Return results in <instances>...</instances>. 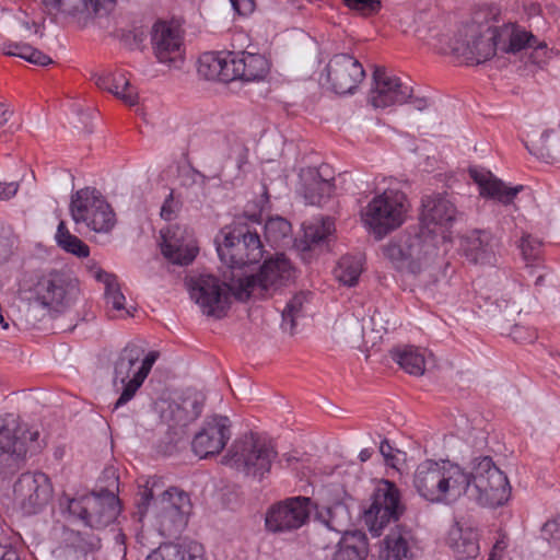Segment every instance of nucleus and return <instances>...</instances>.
Returning <instances> with one entry per match:
<instances>
[{
    "label": "nucleus",
    "mask_w": 560,
    "mask_h": 560,
    "mask_svg": "<svg viewBox=\"0 0 560 560\" xmlns=\"http://www.w3.org/2000/svg\"><path fill=\"white\" fill-rule=\"evenodd\" d=\"M441 241V231L418 224L386 244L383 253L397 270L417 275L436 258Z\"/></svg>",
    "instance_id": "nucleus-1"
},
{
    "label": "nucleus",
    "mask_w": 560,
    "mask_h": 560,
    "mask_svg": "<svg viewBox=\"0 0 560 560\" xmlns=\"http://www.w3.org/2000/svg\"><path fill=\"white\" fill-rule=\"evenodd\" d=\"M150 483L148 480L138 492L139 512L144 514L152 504L160 534L170 538L178 536L186 527L192 509L188 493L173 487L155 499L156 481Z\"/></svg>",
    "instance_id": "nucleus-2"
},
{
    "label": "nucleus",
    "mask_w": 560,
    "mask_h": 560,
    "mask_svg": "<svg viewBox=\"0 0 560 560\" xmlns=\"http://www.w3.org/2000/svg\"><path fill=\"white\" fill-rule=\"evenodd\" d=\"M417 492L432 503L454 501L467 492L464 469L450 462L427 459L417 466L413 475Z\"/></svg>",
    "instance_id": "nucleus-3"
},
{
    "label": "nucleus",
    "mask_w": 560,
    "mask_h": 560,
    "mask_svg": "<svg viewBox=\"0 0 560 560\" xmlns=\"http://www.w3.org/2000/svg\"><path fill=\"white\" fill-rule=\"evenodd\" d=\"M465 477L468 486L464 495L476 500L480 505L494 508L503 505L509 500L511 487L508 477L490 456L474 458L471 471H465Z\"/></svg>",
    "instance_id": "nucleus-4"
},
{
    "label": "nucleus",
    "mask_w": 560,
    "mask_h": 560,
    "mask_svg": "<svg viewBox=\"0 0 560 560\" xmlns=\"http://www.w3.org/2000/svg\"><path fill=\"white\" fill-rule=\"evenodd\" d=\"M223 241L217 252L221 261L235 275L244 273L243 267L257 264L264 256L260 236L247 223L235 222L222 231Z\"/></svg>",
    "instance_id": "nucleus-5"
},
{
    "label": "nucleus",
    "mask_w": 560,
    "mask_h": 560,
    "mask_svg": "<svg viewBox=\"0 0 560 560\" xmlns=\"http://www.w3.org/2000/svg\"><path fill=\"white\" fill-rule=\"evenodd\" d=\"M409 202L398 189H386L374 196L361 212L362 222L376 240L398 229L406 220Z\"/></svg>",
    "instance_id": "nucleus-6"
},
{
    "label": "nucleus",
    "mask_w": 560,
    "mask_h": 560,
    "mask_svg": "<svg viewBox=\"0 0 560 560\" xmlns=\"http://www.w3.org/2000/svg\"><path fill=\"white\" fill-rule=\"evenodd\" d=\"M143 349L135 343L127 345L119 353L114 365L113 384L120 385L121 394L115 404L118 408L133 398L153 364L159 358L156 351H150L144 358Z\"/></svg>",
    "instance_id": "nucleus-7"
},
{
    "label": "nucleus",
    "mask_w": 560,
    "mask_h": 560,
    "mask_svg": "<svg viewBox=\"0 0 560 560\" xmlns=\"http://www.w3.org/2000/svg\"><path fill=\"white\" fill-rule=\"evenodd\" d=\"M69 211L77 225L90 231L108 234L117 223L116 213L96 188L85 187L71 195Z\"/></svg>",
    "instance_id": "nucleus-8"
},
{
    "label": "nucleus",
    "mask_w": 560,
    "mask_h": 560,
    "mask_svg": "<svg viewBox=\"0 0 560 560\" xmlns=\"http://www.w3.org/2000/svg\"><path fill=\"white\" fill-rule=\"evenodd\" d=\"M234 271L223 273L221 282L213 275H199L189 281L190 298L199 305L202 314L221 319L226 316L231 305V293L235 296V289L232 288V279L237 283Z\"/></svg>",
    "instance_id": "nucleus-9"
},
{
    "label": "nucleus",
    "mask_w": 560,
    "mask_h": 560,
    "mask_svg": "<svg viewBox=\"0 0 560 560\" xmlns=\"http://www.w3.org/2000/svg\"><path fill=\"white\" fill-rule=\"evenodd\" d=\"M424 45L462 63L479 65L492 58L501 43L494 37H429Z\"/></svg>",
    "instance_id": "nucleus-10"
},
{
    "label": "nucleus",
    "mask_w": 560,
    "mask_h": 560,
    "mask_svg": "<svg viewBox=\"0 0 560 560\" xmlns=\"http://www.w3.org/2000/svg\"><path fill=\"white\" fill-rule=\"evenodd\" d=\"M294 277V269L290 260L283 254L265 260L257 275L241 273L232 280V288L235 289V299L246 301L256 290H276L288 284Z\"/></svg>",
    "instance_id": "nucleus-11"
},
{
    "label": "nucleus",
    "mask_w": 560,
    "mask_h": 560,
    "mask_svg": "<svg viewBox=\"0 0 560 560\" xmlns=\"http://www.w3.org/2000/svg\"><path fill=\"white\" fill-rule=\"evenodd\" d=\"M277 455L270 443L245 436L232 444L223 459L226 465L260 480L270 471Z\"/></svg>",
    "instance_id": "nucleus-12"
},
{
    "label": "nucleus",
    "mask_w": 560,
    "mask_h": 560,
    "mask_svg": "<svg viewBox=\"0 0 560 560\" xmlns=\"http://www.w3.org/2000/svg\"><path fill=\"white\" fill-rule=\"evenodd\" d=\"M33 301L43 308L61 313L78 300L80 288L77 279L63 272H49L35 283Z\"/></svg>",
    "instance_id": "nucleus-13"
},
{
    "label": "nucleus",
    "mask_w": 560,
    "mask_h": 560,
    "mask_svg": "<svg viewBox=\"0 0 560 560\" xmlns=\"http://www.w3.org/2000/svg\"><path fill=\"white\" fill-rule=\"evenodd\" d=\"M328 520L326 526L338 533H343L331 560H365L369 553V542L364 533L347 532L346 526L350 522L348 509L342 503H336L327 509Z\"/></svg>",
    "instance_id": "nucleus-14"
},
{
    "label": "nucleus",
    "mask_w": 560,
    "mask_h": 560,
    "mask_svg": "<svg viewBox=\"0 0 560 560\" xmlns=\"http://www.w3.org/2000/svg\"><path fill=\"white\" fill-rule=\"evenodd\" d=\"M402 513L399 490L395 483L383 480L373 493L371 505L364 512V520L370 532L380 535L387 523L397 521Z\"/></svg>",
    "instance_id": "nucleus-15"
},
{
    "label": "nucleus",
    "mask_w": 560,
    "mask_h": 560,
    "mask_svg": "<svg viewBox=\"0 0 560 560\" xmlns=\"http://www.w3.org/2000/svg\"><path fill=\"white\" fill-rule=\"evenodd\" d=\"M313 508L307 497H293L270 506L266 514V528L272 533H290L301 528L310 518Z\"/></svg>",
    "instance_id": "nucleus-16"
},
{
    "label": "nucleus",
    "mask_w": 560,
    "mask_h": 560,
    "mask_svg": "<svg viewBox=\"0 0 560 560\" xmlns=\"http://www.w3.org/2000/svg\"><path fill=\"white\" fill-rule=\"evenodd\" d=\"M52 486L44 472H24L14 485V498L25 515L40 512L52 498Z\"/></svg>",
    "instance_id": "nucleus-17"
},
{
    "label": "nucleus",
    "mask_w": 560,
    "mask_h": 560,
    "mask_svg": "<svg viewBox=\"0 0 560 560\" xmlns=\"http://www.w3.org/2000/svg\"><path fill=\"white\" fill-rule=\"evenodd\" d=\"M329 89L337 94L353 93L365 77L361 62L349 54L334 55L325 67Z\"/></svg>",
    "instance_id": "nucleus-18"
},
{
    "label": "nucleus",
    "mask_w": 560,
    "mask_h": 560,
    "mask_svg": "<svg viewBox=\"0 0 560 560\" xmlns=\"http://www.w3.org/2000/svg\"><path fill=\"white\" fill-rule=\"evenodd\" d=\"M369 102L375 108L402 105L411 97L412 88L400 78L389 74L384 68H375Z\"/></svg>",
    "instance_id": "nucleus-19"
},
{
    "label": "nucleus",
    "mask_w": 560,
    "mask_h": 560,
    "mask_svg": "<svg viewBox=\"0 0 560 560\" xmlns=\"http://www.w3.org/2000/svg\"><path fill=\"white\" fill-rule=\"evenodd\" d=\"M231 438V422L225 416L207 419L191 442L192 452L200 458L219 454Z\"/></svg>",
    "instance_id": "nucleus-20"
},
{
    "label": "nucleus",
    "mask_w": 560,
    "mask_h": 560,
    "mask_svg": "<svg viewBox=\"0 0 560 560\" xmlns=\"http://www.w3.org/2000/svg\"><path fill=\"white\" fill-rule=\"evenodd\" d=\"M300 179V192L308 205L322 206L335 192L334 172L327 164L301 170Z\"/></svg>",
    "instance_id": "nucleus-21"
},
{
    "label": "nucleus",
    "mask_w": 560,
    "mask_h": 560,
    "mask_svg": "<svg viewBox=\"0 0 560 560\" xmlns=\"http://www.w3.org/2000/svg\"><path fill=\"white\" fill-rule=\"evenodd\" d=\"M455 207L445 197L436 194L422 198V211L419 225L427 230L441 231L442 240L445 238V226L455 218Z\"/></svg>",
    "instance_id": "nucleus-22"
},
{
    "label": "nucleus",
    "mask_w": 560,
    "mask_h": 560,
    "mask_svg": "<svg viewBox=\"0 0 560 560\" xmlns=\"http://www.w3.org/2000/svg\"><path fill=\"white\" fill-rule=\"evenodd\" d=\"M501 45L499 51L502 54L520 55L522 59L527 58L534 65L546 63L551 50L545 42L537 37H495Z\"/></svg>",
    "instance_id": "nucleus-23"
},
{
    "label": "nucleus",
    "mask_w": 560,
    "mask_h": 560,
    "mask_svg": "<svg viewBox=\"0 0 560 560\" xmlns=\"http://www.w3.org/2000/svg\"><path fill=\"white\" fill-rule=\"evenodd\" d=\"M233 51H206L197 61V73L206 81L229 83L233 81Z\"/></svg>",
    "instance_id": "nucleus-24"
},
{
    "label": "nucleus",
    "mask_w": 560,
    "mask_h": 560,
    "mask_svg": "<svg viewBox=\"0 0 560 560\" xmlns=\"http://www.w3.org/2000/svg\"><path fill=\"white\" fill-rule=\"evenodd\" d=\"M233 81L253 82L265 79L270 69L269 60L261 54L242 51L233 52Z\"/></svg>",
    "instance_id": "nucleus-25"
},
{
    "label": "nucleus",
    "mask_w": 560,
    "mask_h": 560,
    "mask_svg": "<svg viewBox=\"0 0 560 560\" xmlns=\"http://www.w3.org/2000/svg\"><path fill=\"white\" fill-rule=\"evenodd\" d=\"M86 503L90 508L88 526L92 528L106 527L116 520L120 512L117 497L109 491L89 494Z\"/></svg>",
    "instance_id": "nucleus-26"
},
{
    "label": "nucleus",
    "mask_w": 560,
    "mask_h": 560,
    "mask_svg": "<svg viewBox=\"0 0 560 560\" xmlns=\"http://www.w3.org/2000/svg\"><path fill=\"white\" fill-rule=\"evenodd\" d=\"M18 418L8 413L0 416V464L7 457L21 458L27 452L25 436L20 435Z\"/></svg>",
    "instance_id": "nucleus-27"
},
{
    "label": "nucleus",
    "mask_w": 560,
    "mask_h": 560,
    "mask_svg": "<svg viewBox=\"0 0 560 560\" xmlns=\"http://www.w3.org/2000/svg\"><path fill=\"white\" fill-rule=\"evenodd\" d=\"M469 175L478 184L482 197L498 200L503 205L511 203L523 189L522 185L508 188L501 179L494 177L490 172L476 167L469 168Z\"/></svg>",
    "instance_id": "nucleus-28"
},
{
    "label": "nucleus",
    "mask_w": 560,
    "mask_h": 560,
    "mask_svg": "<svg viewBox=\"0 0 560 560\" xmlns=\"http://www.w3.org/2000/svg\"><path fill=\"white\" fill-rule=\"evenodd\" d=\"M380 560H413L411 532L400 525L392 528L382 540Z\"/></svg>",
    "instance_id": "nucleus-29"
},
{
    "label": "nucleus",
    "mask_w": 560,
    "mask_h": 560,
    "mask_svg": "<svg viewBox=\"0 0 560 560\" xmlns=\"http://www.w3.org/2000/svg\"><path fill=\"white\" fill-rule=\"evenodd\" d=\"M91 80L100 90L114 94L129 106H133L138 102V92L122 71L93 72Z\"/></svg>",
    "instance_id": "nucleus-30"
},
{
    "label": "nucleus",
    "mask_w": 560,
    "mask_h": 560,
    "mask_svg": "<svg viewBox=\"0 0 560 560\" xmlns=\"http://www.w3.org/2000/svg\"><path fill=\"white\" fill-rule=\"evenodd\" d=\"M151 45L160 63L175 69L183 67L186 56L183 37H151Z\"/></svg>",
    "instance_id": "nucleus-31"
},
{
    "label": "nucleus",
    "mask_w": 560,
    "mask_h": 560,
    "mask_svg": "<svg viewBox=\"0 0 560 560\" xmlns=\"http://www.w3.org/2000/svg\"><path fill=\"white\" fill-rule=\"evenodd\" d=\"M494 246L495 241L492 234L485 230H475L462 240L465 255L474 262L489 261Z\"/></svg>",
    "instance_id": "nucleus-32"
},
{
    "label": "nucleus",
    "mask_w": 560,
    "mask_h": 560,
    "mask_svg": "<svg viewBox=\"0 0 560 560\" xmlns=\"http://www.w3.org/2000/svg\"><path fill=\"white\" fill-rule=\"evenodd\" d=\"M185 233L186 231L180 226H174L162 234V254L170 262L174 265L187 266L194 261V249L184 248L185 254H183L180 258L179 256L172 255V248L187 245L188 241L192 240L191 236H185Z\"/></svg>",
    "instance_id": "nucleus-33"
},
{
    "label": "nucleus",
    "mask_w": 560,
    "mask_h": 560,
    "mask_svg": "<svg viewBox=\"0 0 560 560\" xmlns=\"http://www.w3.org/2000/svg\"><path fill=\"white\" fill-rule=\"evenodd\" d=\"M448 540L458 560L472 559L478 556V534L475 529L456 526L451 529Z\"/></svg>",
    "instance_id": "nucleus-34"
},
{
    "label": "nucleus",
    "mask_w": 560,
    "mask_h": 560,
    "mask_svg": "<svg viewBox=\"0 0 560 560\" xmlns=\"http://www.w3.org/2000/svg\"><path fill=\"white\" fill-rule=\"evenodd\" d=\"M392 359L411 375H422L425 370L423 353L413 346L397 347L390 351Z\"/></svg>",
    "instance_id": "nucleus-35"
},
{
    "label": "nucleus",
    "mask_w": 560,
    "mask_h": 560,
    "mask_svg": "<svg viewBox=\"0 0 560 560\" xmlns=\"http://www.w3.org/2000/svg\"><path fill=\"white\" fill-rule=\"evenodd\" d=\"M363 271L362 256H342L334 270L335 278L347 287H354Z\"/></svg>",
    "instance_id": "nucleus-36"
},
{
    "label": "nucleus",
    "mask_w": 560,
    "mask_h": 560,
    "mask_svg": "<svg viewBox=\"0 0 560 560\" xmlns=\"http://www.w3.org/2000/svg\"><path fill=\"white\" fill-rule=\"evenodd\" d=\"M94 277L97 281H101L105 284L106 304L110 305L113 310H125L127 314H130V311L125 308L126 298L120 290L119 283L117 282V277L100 268L95 271Z\"/></svg>",
    "instance_id": "nucleus-37"
},
{
    "label": "nucleus",
    "mask_w": 560,
    "mask_h": 560,
    "mask_svg": "<svg viewBox=\"0 0 560 560\" xmlns=\"http://www.w3.org/2000/svg\"><path fill=\"white\" fill-rule=\"evenodd\" d=\"M57 245L68 254L78 258H86L90 255V247L77 235L70 233L66 223L60 221L55 235Z\"/></svg>",
    "instance_id": "nucleus-38"
},
{
    "label": "nucleus",
    "mask_w": 560,
    "mask_h": 560,
    "mask_svg": "<svg viewBox=\"0 0 560 560\" xmlns=\"http://www.w3.org/2000/svg\"><path fill=\"white\" fill-rule=\"evenodd\" d=\"M203 399L199 394L188 395L183 398L179 405L173 409L174 418L182 422V425H187L189 422L195 421L202 412Z\"/></svg>",
    "instance_id": "nucleus-39"
},
{
    "label": "nucleus",
    "mask_w": 560,
    "mask_h": 560,
    "mask_svg": "<svg viewBox=\"0 0 560 560\" xmlns=\"http://www.w3.org/2000/svg\"><path fill=\"white\" fill-rule=\"evenodd\" d=\"M304 242L311 248L324 242L335 231V222L330 218H323L318 221L303 224Z\"/></svg>",
    "instance_id": "nucleus-40"
},
{
    "label": "nucleus",
    "mask_w": 560,
    "mask_h": 560,
    "mask_svg": "<svg viewBox=\"0 0 560 560\" xmlns=\"http://www.w3.org/2000/svg\"><path fill=\"white\" fill-rule=\"evenodd\" d=\"M291 224L288 220L276 217L265 223V237L271 245H281L290 237Z\"/></svg>",
    "instance_id": "nucleus-41"
},
{
    "label": "nucleus",
    "mask_w": 560,
    "mask_h": 560,
    "mask_svg": "<svg viewBox=\"0 0 560 560\" xmlns=\"http://www.w3.org/2000/svg\"><path fill=\"white\" fill-rule=\"evenodd\" d=\"M306 301V294L301 292L292 296L283 308L281 316V327L284 331L293 334L295 328V320L302 316L303 305Z\"/></svg>",
    "instance_id": "nucleus-42"
},
{
    "label": "nucleus",
    "mask_w": 560,
    "mask_h": 560,
    "mask_svg": "<svg viewBox=\"0 0 560 560\" xmlns=\"http://www.w3.org/2000/svg\"><path fill=\"white\" fill-rule=\"evenodd\" d=\"M494 14L488 7L477 9L471 16V22L467 28L475 35H483L485 33H491V35H499L498 27L489 24V19L493 18Z\"/></svg>",
    "instance_id": "nucleus-43"
},
{
    "label": "nucleus",
    "mask_w": 560,
    "mask_h": 560,
    "mask_svg": "<svg viewBox=\"0 0 560 560\" xmlns=\"http://www.w3.org/2000/svg\"><path fill=\"white\" fill-rule=\"evenodd\" d=\"M186 32L180 18L158 19L151 26V35H180Z\"/></svg>",
    "instance_id": "nucleus-44"
},
{
    "label": "nucleus",
    "mask_w": 560,
    "mask_h": 560,
    "mask_svg": "<svg viewBox=\"0 0 560 560\" xmlns=\"http://www.w3.org/2000/svg\"><path fill=\"white\" fill-rule=\"evenodd\" d=\"M542 243L529 234L521 238L520 248L524 260L534 262L540 258Z\"/></svg>",
    "instance_id": "nucleus-45"
},
{
    "label": "nucleus",
    "mask_w": 560,
    "mask_h": 560,
    "mask_svg": "<svg viewBox=\"0 0 560 560\" xmlns=\"http://www.w3.org/2000/svg\"><path fill=\"white\" fill-rule=\"evenodd\" d=\"M89 494L81 495L79 498L67 499V510L69 514L80 520L85 526H88V515L90 508L88 506Z\"/></svg>",
    "instance_id": "nucleus-46"
},
{
    "label": "nucleus",
    "mask_w": 560,
    "mask_h": 560,
    "mask_svg": "<svg viewBox=\"0 0 560 560\" xmlns=\"http://www.w3.org/2000/svg\"><path fill=\"white\" fill-rule=\"evenodd\" d=\"M47 8L72 15L84 8V0H44Z\"/></svg>",
    "instance_id": "nucleus-47"
},
{
    "label": "nucleus",
    "mask_w": 560,
    "mask_h": 560,
    "mask_svg": "<svg viewBox=\"0 0 560 560\" xmlns=\"http://www.w3.org/2000/svg\"><path fill=\"white\" fill-rule=\"evenodd\" d=\"M18 54L20 58L34 65L48 66L52 63V59L49 56L26 44L25 46H21Z\"/></svg>",
    "instance_id": "nucleus-48"
},
{
    "label": "nucleus",
    "mask_w": 560,
    "mask_h": 560,
    "mask_svg": "<svg viewBox=\"0 0 560 560\" xmlns=\"http://www.w3.org/2000/svg\"><path fill=\"white\" fill-rule=\"evenodd\" d=\"M343 2L349 9L363 15L373 14L381 9L380 0H343Z\"/></svg>",
    "instance_id": "nucleus-49"
},
{
    "label": "nucleus",
    "mask_w": 560,
    "mask_h": 560,
    "mask_svg": "<svg viewBox=\"0 0 560 560\" xmlns=\"http://www.w3.org/2000/svg\"><path fill=\"white\" fill-rule=\"evenodd\" d=\"M552 132H553L552 130H545L538 140L533 141L530 145L526 144V148L528 149V151L539 159H542V160L549 159L551 155L549 152V148L547 145V141H548L549 136Z\"/></svg>",
    "instance_id": "nucleus-50"
},
{
    "label": "nucleus",
    "mask_w": 560,
    "mask_h": 560,
    "mask_svg": "<svg viewBox=\"0 0 560 560\" xmlns=\"http://www.w3.org/2000/svg\"><path fill=\"white\" fill-rule=\"evenodd\" d=\"M178 551V558L182 560H202L201 558V546L197 542H189L176 546Z\"/></svg>",
    "instance_id": "nucleus-51"
},
{
    "label": "nucleus",
    "mask_w": 560,
    "mask_h": 560,
    "mask_svg": "<svg viewBox=\"0 0 560 560\" xmlns=\"http://www.w3.org/2000/svg\"><path fill=\"white\" fill-rule=\"evenodd\" d=\"M116 4V0H84V8H91L96 14L109 13Z\"/></svg>",
    "instance_id": "nucleus-52"
},
{
    "label": "nucleus",
    "mask_w": 560,
    "mask_h": 560,
    "mask_svg": "<svg viewBox=\"0 0 560 560\" xmlns=\"http://www.w3.org/2000/svg\"><path fill=\"white\" fill-rule=\"evenodd\" d=\"M230 158L235 159L237 168L242 170L243 165H245L248 160V149L243 142L235 140Z\"/></svg>",
    "instance_id": "nucleus-53"
},
{
    "label": "nucleus",
    "mask_w": 560,
    "mask_h": 560,
    "mask_svg": "<svg viewBox=\"0 0 560 560\" xmlns=\"http://www.w3.org/2000/svg\"><path fill=\"white\" fill-rule=\"evenodd\" d=\"M120 46L127 50L142 51L145 48L144 37H119Z\"/></svg>",
    "instance_id": "nucleus-54"
},
{
    "label": "nucleus",
    "mask_w": 560,
    "mask_h": 560,
    "mask_svg": "<svg viewBox=\"0 0 560 560\" xmlns=\"http://www.w3.org/2000/svg\"><path fill=\"white\" fill-rule=\"evenodd\" d=\"M231 4L240 15H247L255 9L254 0H231Z\"/></svg>",
    "instance_id": "nucleus-55"
},
{
    "label": "nucleus",
    "mask_w": 560,
    "mask_h": 560,
    "mask_svg": "<svg viewBox=\"0 0 560 560\" xmlns=\"http://www.w3.org/2000/svg\"><path fill=\"white\" fill-rule=\"evenodd\" d=\"M19 190L18 182H0V200H9L16 195Z\"/></svg>",
    "instance_id": "nucleus-56"
},
{
    "label": "nucleus",
    "mask_w": 560,
    "mask_h": 560,
    "mask_svg": "<svg viewBox=\"0 0 560 560\" xmlns=\"http://www.w3.org/2000/svg\"><path fill=\"white\" fill-rule=\"evenodd\" d=\"M176 205L173 199V192L168 195L161 208V217L164 220L171 221L176 212Z\"/></svg>",
    "instance_id": "nucleus-57"
},
{
    "label": "nucleus",
    "mask_w": 560,
    "mask_h": 560,
    "mask_svg": "<svg viewBox=\"0 0 560 560\" xmlns=\"http://www.w3.org/2000/svg\"><path fill=\"white\" fill-rule=\"evenodd\" d=\"M542 533L549 535L550 538H560V516L546 522L542 526Z\"/></svg>",
    "instance_id": "nucleus-58"
},
{
    "label": "nucleus",
    "mask_w": 560,
    "mask_h": 560,
    "mask_svg": "<svg viewBox=\"0 0 560 560\" xmlns=\"http://www.w3.org/2000/svg\"><path fill=\"white\" fill-rule=\"evenodd\" d=\"M21 46H25V44L14 43L9 39H4L0 43V50L7 56L19 57L18 52Z\"/></svg>",
    "instance_id": "nucleus-59"
},
{
    "label": "nucleus",
    "mask_w": 560,
    "mask_h": 560,
    "mask_svg": "<svg viewBox=\"0 0 560 560\" xmlns=\"http://www.w3.org/2000/svg\"><path fill=\"white\" fill-rule=\"evenodd\" d=\"M407 103H409L413 109L419 110V112H422L430 106L429 98L413 96V93L411 94V97L407 101Z\"/></svg>",
    "instance_id": "nucleus-60"
},
{
    "label": "nucleus",
    "mask_w": 560,
    "mask_h": 560,
    "mask_svg": "<svg viewBox=\"0 0 560 560\" xmlns=\"http://www.w3.org/2000/svg\"><path fill=\"white\" fill-rule=\"evenodd\" d=\"M145 560H182V559L178 558V551H176V548L173 547L171 549H167L164 555L153 553V555H150Z\"/></svg>",
    "instance_id": "nucleus-61"
},
{
    "label": "nucleus",
    "mask_w": 560,
    "mask_h": 560,
    "mask_svg": "<svg viewBox=\"0 0 560 560\" xmlns=\"http://www.w3.org/2000/svg\"><path fill=\"white\" fill-rule=\"evenodd\" d=\"M184 248L194 249V259L196 258V255L198 253V246L196 245V242L194 240L188 241L187 245L177 248H172V255L179 256L180 258L183 254H185Z\"/></svg>",
    "instance_id": "nucleus-62"
},
{
    "label": "nucleus",
    "mask_w": 560,
    "mask_h": 560,
    "mask_svg": "<svg viewBox=\"0 0 560 560\" xmlns=\"http://www.w3.org/2000/svg\"><path fill=\"white\" fill-rule=\"evenodd\" d=\"M380 452L384 456L385 460L388 463L394 459L393 447L389 444L388 440H383L380 444Z\"/></svg>",
    "instance_id": "nucleus-63"
},
{
    "label": "nucleus",
    "mask_w": 560,
    "mask_h": 560,
    "mask_svg": "<svg viewBox=\"0 0 560 560\" xmlns=\"http://www.w3.org/2000/svg\"><path fill=\"white\" fill-rule=\"evenodd\" d=\"M298 462V457L293 454H283L279 459V465L282 467H290L293 463Z\"/></svg>",
    "instance_id": "nucleus-64"
}]
</instances>
